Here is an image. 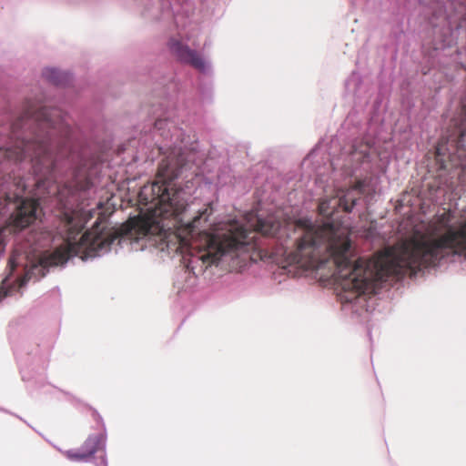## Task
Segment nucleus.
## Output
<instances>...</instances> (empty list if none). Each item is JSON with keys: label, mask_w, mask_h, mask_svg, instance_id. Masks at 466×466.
<instances>
[{"label": "nucleus", "mask_w": 466, "mask_h": 466, "mask_svg": "<svg viewBox=\"0 0 466 466\" xmlns=\"http://www.w3.org/2000/svg\"><path fill=\"white\" fill-rule=\"evenodd\" d=\"M291 229L298 236L294 248L283 250L287 265L311 270L335 267L342 289L353 295L349 300L373 293L377 282L387 281L389 277L414 276L451 257L466 259V218L456 220L451 209L434 215L423 232L398 250L387 249L370 259H355L348 234L333 224L315 226L307 218L294 225L282 224L269 216V238H276L281 246Z\"/></svg>", "instance_id": "nucleus-1"}, {"label": "nucleus", "mask_w": 466, "mask_h": 466, "mask_svg": "<svg viewBox=\"0 0 466 466\" xmlns=\"http://www.w3.org/2000/svg\"><path fill=\"white\" fill-rule=\"evenodd\" d=\"M70 127L57 108L27 105L21 116L11 126L5 146L0 147L4 157L21 161L30 158L36 185L52 178L58 159L66 154Z\"/></svg>", "instance_id": "nucleus-2"}, {"label": "nucleus", "mask_w": 466, "mask_h": 466, "mask_svg": "<svg viewBox=\"0 0 466 466\" xmlns=\"http://www.w3.org/2000/svg\"><path fill=\"white\" fill-rule=\"evenodd\" d=\"M72 218L68 217L69 231L72 229ZM118 238L119 234L117 232L99 231L97 227L86 231L78 241L69 232L66 242L54 251L44 253L38 262L30 268L26 275L41 279L46 275L49 268L62 266L71 257L78 256L85 260L88 258L100 256L103 252L107 251L110 246Z\"/></svg>", "instance_id": "nucleus-3"}, {"label": "nucleus", "mask_w": 466, "mask_h": 466, "mask_svg": "<svg viewBox=\"0 0 466 466\" xmlns=\"http://www.w3.org/2000/svg\"><path fill=\"white\" fill-rule=\"evenodd\" d=\"M16 190L17 192L10 193L0 188V207L15 204V211L11 216L12 222L14 227L23 229L35 221L39 204L35 199L23 198L25 187L23 185L20 187V182L16 185Z\"/></svg>", "instance_id": "nucleus-4"}, {"label": "nucleus", "mask_w": 466, "mask_h": 466, "mask_svg": "<svg viewBox=\"0 0 466 466\" xmlns=\"http://www.w3.org/2000/svg\"><path fill=\"white\" fill-rule=\"evenodd\" d=\"M168 46L172 54H174L180 62L188 64L198 70L205 68V63L198 53L190 49L179 40L175 38L170 39Z\"/></svg>", "instance_id": "nucleus-5"}, {"label": "nucleus", "mask_w": 466, "mask_h": 466, "mask_svg": "<svg viewBox=\"0 0 466 466\" xmlns=\"http://www.w3.org/2000/svg\"><path fill=\"white\" fill-rule=\"evenodd\" d=\"M99 440L96 436L88 437L79 450H68L64 455L70 461H84L91 458L97 451Z\"/></svg>", "instance_id": "nucleus-6"}, {"label": "nucleus", "mask_w": 466, "mask_h": 466, "mask_svg": "<svg viewBox=\"0 0 466 466\" xmlns=\"http://www.w3.org/2000/svg\"><path fill=\"white\" fill-rule=\"evenodd\" d=\"M357 198L353 196L352 189L347 190L342 195H337L334 197V208H341L343 211L350 213L355 207Z\"/></svg>", "instance_id": "nucleus-7"}, {"label": "nucleus", "mask_w": 466, "mask_h": 466, "mask_svg": "<svg viewBox=\"0 0 466 466\" xmlns=\"http://www.w3.org/2000/svg\"><path fill=\"white\" fill-rule=\"evenodd\" d=\"M43 76L51 83L56 86L65 85L69 80V76L57 69L46 68L43 72Z\"/></svg>", "instance_id": "nucleus-8"}, {"label": "nucleus", "mask_w": 466, "mask_h": 466, "mask_svg": "<svg viewBox=\"0 0 466 466\" xmlns=\"http://www.w3.org/2000/svg\"><path fill=\"white\" fill-rule=\"evenodd\" d=\"M334 198H324L319 204V213L323 217H330L338 208H334Z\"/></svg>", "instance_id": "nucleus-9"}, {"label": "nucleus", "mask_w": 466, "mask_h": 466, "mask_svg": "<svg viewBox=\"0 0 466 466\" xmlns=\"http://www.w3.org/2000/svg\"><path fill=\"white\" fill-rule=\"evenodd\" d=\"M371 145L369 142H360L359 145L353 146V155L357 156L360 155V157L358 159L364 160L365 158H368L370 154Z\"/></svg>", "instance_id": "nucleus-10"}, {"label": "nucleus", "mask_w": 466, "mask_h": 466, "mask_svg": "<svg viewBox=\"0 0 466 466\" xmlns=\"http://www.w3.org/2000/svg\"><path fill=\"white\" fill-rule=\"evenodd\" d=\"M169 124V121L167 119H157L155 122V128L157 130H162L165 128L166 126Z\"/></svg>", "instance_id": "nucleus-11"}, {"label": "nucleus", "mask_w": 466, "mask_h": 466, "mask_svg": "<svg viewBox=\"0 0 466 466\" xmlns=\"http://www.w3.org/2000/svg\"><path fill=\"white\" fill-rule=\"evenodd\" d=\"M91 187V182L89 179H86L82 185L79 186L81 190H86Z\"/></svg>", "instance_id": "nucleus-12"}, {"label": "nucleus", "mask_w": 466, "mask_h": 466, "mask_svg": "<svg viewBox=\"0 0 466 466\" xmlns=\"http://www.w3.org/2000/svg\"><path fill=\"white\" fill-rule=\"evenodd\" d=\"M441 150H442V146L441 144H439L438 147H436V153L438 156L442 155Z\"/></svg>", "instance_id": "nucleus-13"}, {"label": "nucleus", "mask_w": 466, "mask_h": 466, "mask_svg": "<svg viewBox=\"0 0 466 466\" xmlns=\"http://www.w3.org/2000/svg\"><path fill=\"white\" fill-rule=\"evenodd\" d=\"M360 183H358V184H356V185L354 186L353 189H358V188H360Z\"/></svg>", "instance_id": "nucleus-14"}, {"label": "nucleus", "mask_w": 466, "mask_h": 466, "mask_svg": "<svg viewBox=\"0 0 466 466\" xmlns=\"http://www.w3.org/2000/svg\"><path fill=\"white\" fill-rule=\"evenodd\" d=\"M82 228H83V226H82V225H81V226H79V228H77L76 233H79V232L82 230Z\"/></svg>", "instance_id": "nucleus-15"}, {"label": "nucleus", "mask_w": 466, "mask_h": 466, "mask_svg": "<svg viewBox=\"0 0 466 466\" xmlns=\"http://www.w3.org/2000/svg\"><path fill=\"white\" fill-rule=\"evenodd\" d=\"M169 240H167V247L169 248Z\"/></svg>", "instance_id": "nucleus-16"}]
</instances>
